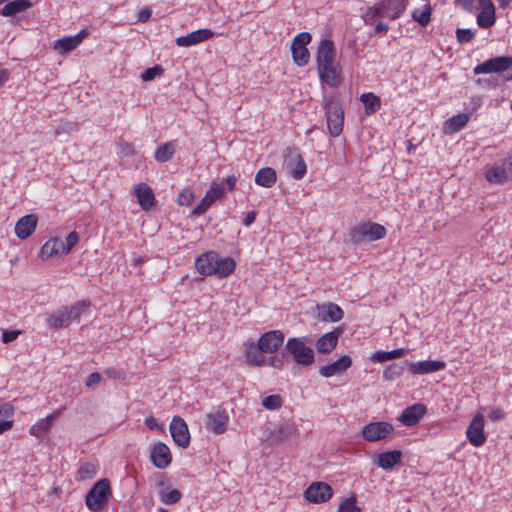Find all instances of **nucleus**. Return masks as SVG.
Here are the masks:
<instances>
[{"label": "nucleus", "mask_w": 512, "mask_h": 512, "mask_svg": "<svg viewBox=\"0 0 512 512\" xmlns=\"http://www.w3.org/2000/svg\"><path fill=\"white\" fill-rule=\"evenodd\" d=\"M195 267L203 276L225 278L234 271L236 263L231 257H221L215 251H208L196 259Z\"/></svg>", "instance_id": "nucleus-1"}, {"label": "nucleus", "mask_w": 512, "mask_h": 512, "mask_svg": "<svg viewBox=\"0 0 512 512\" xmlns=\"http://www.w3.org/2000/svg\"><path fill=\"white\" fill-rule=\"evenodd\" d=\"M409 3L410 0H381L368 7L362 18L365 24H372L377 18L396 20L404 14Z\"/></svg>", "instance_id": "nucleus-2"}, {"label": "nucleus", "mask_w": 512, "mask_h": 512, "mask_svg": "<svg viewBox=\"0 0 512 512\" xmlns=\"http://www.w3.org/2000/svg\"><path fill=\"white\" fill-rule=\"evenodd\" d=\"M485 179L491 184H512V149L503 159L487 167Z\"/></svg>", "instance_id": "nucleus-3"}, {"label": "nucleus", "mask_w": 512, "mask_h": 512, "mask_svg": "<svg viewBox=\"0 0 512 512\" xmlns=\"http://www.w3.org/2000/svg\"><path fill=\"white\" fill-rule=\"evenodd\" d=\"M385 236V227L374 222L359 223L349 232L350 241L354 244H359L363 241H376Z\"/></svg>", "instance_id": "nucleus-4"}, {"label": "nucleus", "mask_w": 512, "mask_h": 512, "mask_svg": "<svg viewBox=\"0 0 512 512\" xmlns=\"http://www.w3.org/2000/svg\"><path fill=\"white\" fill-rule=\"evenodd\" d=\"M307 338H289L285 348L293 360L302 366H310L314 362V350L307 346Z\"/></svg>", "instance_id": "nucleus-5"}, {"label": "nucleus", "mask_w": 512, "mask_h": 512, "mask_svg": "<svg viewBox=\"0 0 512 512\" xmlns=\"http://www.w3.org/2000/svg\"><path fill=\"white\" fill-rule=\"evenodd\" d=\"M110 492L109 481L107 479L98 480L86 495L87 507L93 512L102 510L107 505Z\"/></svg>", "instance_id": "nucleus-6"}, {"label": "nucleus", "mask_w": 512, "mask_h": 512, "mask_svg": "<svg viewBox=\"0 0 512 512\" xmlns=\"http://www.w3.org/2000/svg\"><path fill=\"white\" fill-rule=\"evenodd\" d=\"M327 125L331 136L337 137L343 130L344 111L341 105L333 100L325 104Z\"/></svg>", "instance_id": "nucleus-7"}, {"label": "nucleus", "mask_w": 512, "mask_h": 512, "mask_svg": "<svg viewBox=\"0 0 512 512\" xmlns=\"http://www.w3.org/2000/svg\"><path fill=\"white\" fill-rule=\"evenodd\" d=\"M311 35L308 32L297 34L291 45L292 59L297 66H304L309 62L310 54L307 45L311 42Z\"/></svg>", "instance_id": "nucleus-8"}, {"label": "nucleus", "mask_w": 512, "mask_h": 512, "mask_svg": "<svg viewBox=\"0 0 512 512\" xmlns=\"http://www.w3.org/2000/svg\"><path fill=\"white\" fill-rule=\"evenodd\" d=\"M284 166L288 174L295 180L302 179L307 172L306 163L302 155L295 148L287 150L284 158Z\"/></svg>", "instance_id": "nucleus-9"}, {"label": "nucleus", "mask_w": 512, "mask_h": 512, "mask_svg": "<svg viewBox=\"0 0 512 512\" xmlns=\"http://www.w3.org/2000/svg\"><path fill=\"white\" fill-rule=\"evenodd\" d=\"M512 67V57L510 56H498L484 61L474 67L473 73L479 74H491L500 73L508 70Z\"/></svg>", "instance_id": "nucleus-10"}, {"label": "nucleus", "mask_w": 512, "mask_h": 512, "mask_svg": "<svg viewBox=\"0 0 512 512\" xmlns=\"http://www.w3.org/2000/svg\"><path fill=\"white\" fill-rule=\"evenodd\" d=\"M394 432L393 426L388 422H372L362 429V436L369 442H376L388 438Z\"/></svg>", "instance_id": "nucleus-11"}, {"label": "nucleus", "mask_w": 512, "mask_h": 512, "mask_svg": "<svg viewBox=\"0 0 512 512\" xmlns=\"http://www.w3.org/2000/svg\"><path fill=\"white\" fill-rule=\"evenodd\" d=\"M224 192L223 183L213 182L200 203L193 209L192 215L199 216L204 214L217 199L224 195Z\"/></svg>", "instance_id": "nucleus-12"}, {"label": "nucleus", "mask_w": 512, "mask_h": 512, "mask_svg": "<svg viewBox=\"0 0 512 512\" xmlns=\"http://www.w3.org/2000/svg\"><path fill=\"white\" fill-rule=\"evenodd\" d=\"M466 436L468 441L474 447L482 446L486 441V435L484 433V416L481 413H477L466 430Z\"/></svg>", "instance_id": "nucleus-13"}, {"label": "nucleus", "mask_w": 512, "mask_h": 512, "mask_svg": "<svg viewBox=\"0 0 512 512\" xmlns=\"http://www.w3.org/2000/svg\"><path fill=\"white\" fill-rule=\"evenodd\" d=\"M170 433L173 441L182 448L190 444V434L186 422L180 416H174L170 423Z\"/></svg>", "instance_id": "nucleus-14"}, {"label": "nucleus", "mask_w": 512, "mask_h": 512, "mask_svg": "<svg viewBox=\"0 0 512 512\" xmlns=\"http://www.w3.org/2000/svg\"><path fill=\"white\" fill-rule=\"evenodd\" d=\"M304 494L309 502L322 503L332 497L333 490L331 486L325 482H315L306 489Z\"/></svg>", "instance_id": "nucleus-15"}, {"label": "nucleus", "mask_w": 512, "mask_h": 512, "mask_svg": "<svg viewBox=\"0 0 512 512\" xmlns=\"http://www.w3.org/2000/svg\"><path fill=\"white\" fill-rule=\"evenodd\" d=\"M284 342V334L280 330H271L261 335L258 340L260 349L264 353H275Z\"/></svg>", "instance_id": "nucleus-16"}, {"label": "nucleus", "mask_w": 512, "mask_h": 512, "mask_svg": "<svg viewBox=\"0 0 512 512\" xmlns=\"http://www.w3.org/2000/svg\"><path fill=\"white\" fill-rule=\"evenodd\" d=\"M229 416L224 410H215L205 417L206 428L214 434L220 435L227 430Z\"/></svg>", "instance_id": "nucleus-17"}, {"label": "nucleus", "mask_w": 512, "mask_h": 512, "mask_svg": "<svg viewBox=\"0 0 512 512\" xmlns=\"http://www.w3.org/2000/svg\"><path fill=\"white\" fill-rule=\"evenodd\" d=\"M480 12L477 14L476 21L481 28H490L495 24V6L491 0H478Z\"/></svg>", "instance_id": "nucleus-18"}, {"label": "nucleus", "mask_w": 512, "mask_h": 512, "mask_svg": "<svg viewBox=\"0 0 512 512\" xmlns=\"http://www.w3.org/2000/svg\"><path fill=\"white\" fill-rule=\"evenodd\" d=\"M317 71L322 84L337 87L342 82L341 71L334 63L317 67Z\"/></svg>", "instance_id": "nucleus-19"}, {"label": "nucleus", "mask_w": 512, "mask_h": 512, "mask_svg": "<svg viewBox=\"0 0 512 512\" xmlns=\"http://www.w3.org/2000/svg\"><path fill=\"white\" fill-rule=\"evenodd\" d=\"M426 412L427 407L424 404L416 403L405 408L398 420L405 426L412 427L420 422Z\"/></svg>", "instance_id": "nucleus-20"}, {"label": "nucleus", "mask_w": 512, "mask_h": 512, "mask_svg": "<svg viewBox=\"0 0 512 512\" xmlns=\"http://www.w3.org/2000/svg\"><path fill=\"white\" fill-rule=\"evenodd\" d=\"M150 459L153 465L158 469H165L172 460L169 447L162 442L157 443L151 451Z\"/></svg>", "instance_id": "nucleus-21"}, {"label": "nucleus", "mask_w": 512, "mask_h": 512, "mask_svg": "<svg viewBox=\"0 0 512 512\" xmlns=\"http://www.w3.org/2000/svg\"><path fill=\"white\" fill-rule=\"evenodd\" d=\"M335 55L336 51L332 40L327 38L322 39L319 43L316 55L317 67L334 63Z\"/></svg>", "instance_id": "nucleus-22"}, {"label": "nucleus", "mask_w": 512, "mask_h": 512, "mask_svg": "<svg viewBox=\"0 0 512 512\" xmlns=\"http://www.w3.org/2000/svg\"><path fill=\"white\" fill-rule=\"evenodd\" d=\"M446 364L443 361L425 360L408 363L409 371L414 375H424L444 369Z\"/></svg>", "instance_id": "nucleus-23"}, {"label": "nucleus", "mask_w": 512, "mask_h": 512, "mask_svg": "<svg viewBox=\"0 0 512 512\" xmlns=\"http://www.w3.org/2000/svg\"><path fill=\"white\" fill-rule=\"evenodd\" d=\"M351 364V358L348 355H343L333 363L320 367L319 374L326 378L340 375L345 372Z\"/></svg>", "instance_id": "nucleus-24"}, {"label": "nucleus", "mask_w": 512, "mask_h": 512, "mask_svg": "<svg viewBox=\"0 0 512 512\" xmlns=\"http://www.w3.org/2000/svg\"><path fill=\"white\" fill-rule=\"evenodd\" d=\"M214 32L210 29H199L189 33L186 36H181L176 39V44L180 47H189L213 37Z\"/></svg>", "instance_id": "nucleus-25"}, {"label": "nucleus", "mask_w": 512, "mask_h": 512, "mask_svg": "<svg viewBox=\"0 0 512 512\" xmlns=\"http://www.w3.org/2000/svg\"><path fill=\"white\" fill-rule=\"evenodd\" d=\"M343 329L336 328L331 332L322 335L317 343L316 348L319 353H330L337 345L339 337L342 335Z\"/></svg>", "instance_id": "nucleus-26"}, {"label": "nucleus", "mask_w": 512, "mask_h": 512, "mask_svg": "<svg viewBox=\"0 0 512 512\" xmlns=\"http://www.w3.org/2000/svg\"><path fill=\"white\" fill-rule=\"evenodd\" d=\"M64 408H60L55 410L47 417L40 419L34 425L29 428V433L32 436L41 438L43 437L51 428L53 422L57 419V417L62 413Z\"/></svg>", "instance_id": "nucleus-27"}, {"label": "nucleus", "mask_w": 512, "mask_h": 512, "mask_svg": "<svg viewBox=\"0 0 512 512\" xmlns=\"http://www.w3.org/2000/svg\"><path fill=\"white\" fill-rule=\"evenodd\" d=\"M37 225V217L29 214L21 217L15 225V234L20 239L28 238L35 230Z\"/></svg>", "instance_id": "nucleus-28"}, {"label": "nucleus", "mask_w": 512, "mask_h": 512, "mask_svg": "<svg viewBox=\"0 0 512 512\" xmlns=\"http://www.w3.org/2000/svg\"><path fill=\"white\" fill-rule=\"evenodd\" d=\"M135 195L143 210L148 211L154 206V193L146 183H140L136 186Z\"/></svg>", "instance_id": "nucleus-29"}, {"label": "nucleus", "mask_w": 512, "mask_h": 512, "mask_svg": "<svg viewBox=\"0 0 512 512\" xmlns=\"http://www.w3.org/2000/svg\"><path fill=\"white\" fill-rule=\"evenodd\" d=\"M64 253L63 240L55 237L51 238L41 247L40 257L43 260H47L51 257L62 255Z\"/></svg>", "instance_id": "nucleus-30"}, {"label": "nucleus", "mask_w": 512, "mask_h": 512, "mask_svg": "<svg viewBox=\"0 0 512 512\" xmlns=\"http://www.w3.org/2000/svg\"><path fill=\"white\" fill-rule=\"evenodd\" d=\"M264 352L260 349L259 343H248L245 352V361L251 366L266 365V358Z\"/></svg>", "instance_id": "nucleus-31"}, {"label": "nucleus", "mask_w": 512, "mask_h": 512, "mask_svg": "<svg viewBox=\"0 0 512 512\" xmlns=\"http://www.w3.org/2000/svg\"><path fill=\"white\" fill-rule=\"evenodd\" d=\"M401 459L402 452L400 450H393L379 454L376 464L384 470H391L401 463Z\"/></svg>", "instance_id": "nucleus-32"}, {"label": "nucleus", "mask_w": 512, "mask_h": 512, "mask_svg": "<svg viewBox=\"0 0 512 512\" xmlns=\"http://www.w3.org/2000/svg\"><path fill=\"white\" fill-rule=\"evenodd\" d=\"M319 310L321 319L325 322H338L344 316L341 307L335 303L323 304L319 307Z\"/></svg>", "instance_id": "nucleus-33"}, {"label": "nucleus", "mask_w": 512, "mask_h": 512, "mask_svg": "<svg viewBox=\"0 0 512 512\" xmlns=\"http://www.w3.org/2000/svg\"><path fill=\"white\" fill-rule=\"evenodd\" d=\"M277 180L276 171L271 167L261 168L255 175V183L270 188Z\"/></svg>", "instance_id": "nucleus-34"}, {"label": "nucleus", "mask_w": 512, "mask_h": 512, "mask_svg": "<svg viewBox=\"0 0 512 512\" xmlns=\"http://www.w3.org/2000/svg\"><path fill=\"white\" fill-rule=\"evenodd\" d=\"M32 3L29 0H14L0 8V14L3 16H14L30 8Z\"/></svg>", "instance_id": "nucleus-35"}, {"label": "nucleus", "mask_w": 512, "mask_h": 512, "mask_svg": "<svg viewBox=\"0 0 512 512\" xmlns=\"http://www.w3.org/2000/svg\"><path fill=\"white\" fill-rule=\"evenodd\" d=\"M13 413L14 409L10 404H0V434L12 428L13 421L11 418Z\"/></svg>", "instance_id": "nucleus-36"}, {"label": "nucleus", "mask_w": 512, "mask_h": 512, "mask_svg": "<svg viewBox=\"0 0 512 512\" xmlns=\"http://www.w3.org/2000/svg\"><path fill=\"white\" fill-rule=\"evenodd\" d=\"M469 121V115L466 113H459L445 122V130L448 133H455L463 129Z\"/></svg>", "instance_id": "nucleus-37"}, {"label": "nucleus", "mask_w": 512, "mask_h": 512, "mask_svg": "<svg viewBox=\"0 0 512 512\" xmlns=\"http://www.w3.org/2000/svg\"><path fill=\"white\" fill-rule=\"evenodd\" d=\"M47 323L49 327L54 329L68 326L71 322L69 319V314L66 312V307L60 309L54 314H50L47 318Z\"/></svg>", "instance_id": "nucleus-38"}, {"label": "nucleus", "mask_w": 512, "mask_h": 512, "mask_svg": "<svg viewBox=\"0 0 512 512\" xmlns=\"http://www.w3.org/2000/svg\"><path fill=\"white\" fill-rule=\"evenodd\" d=\"M360 100L364 104L367 115H372L380 109L381 100L374 93H364L361 95Z\"/></svg>", "instance_id": "nucleus-39"}, {"label": "nucleus", "mask_w": 512, "mask_h": 512, "mask_svg": "<svg viewBox=\"0 0 512 512\" xmlns=\"http://www.w3.org/2000/svg\"><path fill=\"white\" fill-rule=\"evenodd\" d=\"M431 13L432 7L427 3L421 9H414L411 13V17L419 25L425 27L431 20Z\"/></svg>", "instance_id": "nucleus-40"}, {"label": "nucleus", "mask_w": 512, "mask_h": 512, "mask_svg": "<svg viewBox=\"0 0 512 512\" xmlns=\"http://www.w3.org/2000/svg\"><path fill=\"white\" fill-rule=\"evenodd\" d=\"M404 353L405 349L403 348H398L391 351H377L371 355L370 359L373 362L382 363L392 359L400 358L404 355Z\"/></svg>", "instance_id": "nucleus-41"}, {"label": "nucleus", "mask_w": 512, "mask_h": 512, "mask_svg": "<svg viewBox=\"0 0 512 512\" xmlns=\"http://www.w3.org/2000/svg\"><path fill=\"white\" fill-rule=\"evenodd\" d=\"M175 153V146L172 142H167L158 147L155 151L154 157L158 162L169 161Z\"/></svg>", "instance_id": "nucleus-42"}, {"label": "nucleus", "mask_w": 512, "mask_h": 512, "mask_svg": "<svg viewBox=\"0 0 512 512\" xmlns=\"http://www.w3.org/2000/svg\"><path fill=\"white\" fill-rule=\"evenodd\" d=\"M78 46L77 40L74 39L73 36L64 37L62 39H58L54 43V49L57 50L61 54H65L67 52L72 51Z\"/></svg>", "instance_id": "nucleus-43"}, {"label": "nucleus", "mask_w": 512, "mask_h": 512, "mask_svg": "<svg viewBox=\"0 0 512 512\" xmlns=\"http://www.w3.org/2000/svg\"><path fill=\"white\" fill-rule=\"evenodd\" d=\"M97 473V465L92 462H84L77 471L78 480L92 479Z\"/></svg>", "instance_id": "nucleus-44"}, {"label": "nucleus", "mask_w": 512, "mask_h": 512, "mask_svg": "<svg viewBox=\"0 0 512 512\" xmlns=\"http://www.w3.org/2000/svg\"><path fill=\"white\" fill-rule=\"evenodd\" d=\"M404 365L400 363H392L383 370V378L387 381H393L400 377L404 372Z\"/></svg>", "instance_id": "nucleus-45"}, {"label": "nucleus", "mask_w": 512, "mask_h": 512, "mask_svg": "<svg viewBox=\"0 0 512 512\" xmlns=\"http://www.w3.org/2000/svg\"><path fill=\"white\" fill-rule=\"evenodd\" d=\"M89 306V302L81 301L77 304L71 306L70 308L66 307V312L69 314L70 322L79 321L82 312Z\"/></svg>", "instance_id": "nucleus-46"}, {"label": "nucleus", "mask_w": 512, "mask_h": 512, "mask_svg": "<svg viewBox=\"0 0 512 512\" xmlns=\"http://www.w3.org/2000/svg\"><path fill=\"white\" fill-rule=\"evenodd\" d=\"M181 498V493L177 489H172L170 491H162L160 499L165 504H175L177 503Z\"/></svg>", "instance_id": "nucleus-47"}, {"label": "nucleus", "mask_w": 512, "mask_h": 512, "mask_svg": "<svg viewBox=\"0 0 512 512\" xmlns=\"http://www.w3.org/2000/svg\"><path fill=\"white\" fill-rule=\"evenodd\" d=\"M338 512H360V508L356 505L354 496L346 498L339 504Z\"/></svg>", "instance_id": "nucleus-48"}, {"label": "nucleus", "mask_w": 512, "mask_h": 512, "mask_svg": "<svg viewBox=\"0 0 512 512\" xmlns=\"http://www.w3.org/2000/svg\"><path fill=\"white\" fill-rule=\"evenodd\" d=\"M262 405L266 409L274 410L282 406V398L280 395H269L262 400Z\"/></svg>", "instance_id": "nucleus-49"}, {"label": "nucleus", "mask_w": 512, "mask_h": 512, "mask_svg": "<svg viewBox=\"0 0 512 512\" xmlns=\"http://www.w3.org/2000/svg\"><path fill=\"white\" fill-rule=\"evenodd\" d=\"M475 36V31L471 29L458 28L456 30L457 41L461 44L470 42Z\"/></svg>", "instance_id": "nucleus-50"}, {"label": "nucleus", "mask_w": 512, "mask_h": 512, "mask_svg": "<svg viewBox=\"0 0 512 512\" xmlns=\"http://www.w3.org/2000/svg\"><path fill=\"white\" fill-rule=\"evenodd\" d=\"M78 241V233L76 231L70 232L65 238V241H63L64 253L68 254L72 250V248L78 243Z\"/></svg>", "instance_id": "nucleus-51"}, {"label": "nucleus", "mask_w": 512, "mask_h": 512, "mask_svg": "<svg viewBox=\"0 0 512 512\" xmlns=\"http://www.w3.org/2000/svg\"><path fill=\"white\" fill-rule=\"evenodd\" d=\"M163 73V68L160 65H155L153 67L147 68L141 75L143 81H151L155 77L161 75Z\"/></svg>", "instance_id": "nucleus-52"}, {"label": "nucleus", "mask_w": 512, "mask_h": 512, "mask_svg": "<svg viewBox=\"0 0 512 512\" xmlns=\"http://www.w3.org/2000/svg\"><path fill=\"white\" fill-rule=\"evenodd\" d=\"M194 199V194L191 189H183L181 193L178 195L177 202L180 206H188Z\"/></svg>", "instance_id": "nucleus-53"}, {"label": "nucleus", "mask_w": 512, "mask_h": 512, "mask_svg": "<svg viewBox=\"0 0 512 512\" xmlns=\"http://www.w3.org/2000/svg\"><path fill=\"white\" fill-rule=\"evenodd\" d=\"M76 128H77V124L75 122H65V123L60 124L56 128L55 135L60 136L62 134H69L72 131L76 130Z\"/></svg>", "instance_id": "nucleus-54"}, {"label": "nucleus", "mask_w": 512, "mask_h": 512, "mask_svg": "<svg viewBox=\"0 0 512 512\" xmlns=\"http://www.w3.org/2000/svg\"><path fill=\"white\" fill-rule=\"evenodd\" d=\"M476 83L478 86L481 87H497L499 86V81L496 77H489V78H478L476 80Z\"/></svg>", "instance_id": "nucleus-55"}, {"label": "nucleus", "mask_w": 512, "mask_h": 512, "mask_svg": "<svg viewBox=\"0 0 512 512\" xmlns=\"http://www.w3.org/2000/svg\"><path fill=\"white\" fill-rule=\"evenodd\" d=\"M459 2L466 12L474 13L475 10L479 9L478 0H460Z\"/></svg>", "instance_id": "nucleus-56"}, {"label": "nucleus", "mask_w": 512, "mask_h": 512, "mask_svg": "<svg viewBox=\"0 0 512 512\" xmlns=\"http://www.w3.org/2000/svg\"><path fill=\"white\" fill-rule=\"evenodd\" d=\"M20 334L18 330H4L2 333L3 343H10L14 341Z\"/></svg>", "instance_id": "nucleus-57"}, {"label": "nucleus", "mask_w": 512, "mask_h": 512, "mask_svg": "<svg viewBox=\"0 0 512 512\" xmlns=\"http://www.w3.org/2000/svg\"><path fill=\"white\" fill-rule=\"evenodd\" d=\"M101 380H102L101 375L98 372H93L88 376V378L86 380V386L93 388V387L97 386L98 384H100Z\"/></svg>", "instance_id": "nucleus-58"}, {"label": "nucleus", "mask_w": 512, "mask_h": 512, "mask_svg": "<svg viewBox=\"0 0 512 512\" xmlns=\"http://www.w3.org/2000/svg\"><path fill=\"white\" fill-rule=\"evenodd\" d=\"M488 417L491 421L493 422H497V421H501L504 419L505 417V413L503 412L502 409L500 408H495V409H492L489 414H488Z\"/></svg>", "instance_id": "nucleus-59"}, {"label": "nucleus", "mask_w": 512, "mask_h": 512, "mask_svg": "<svg viewBox=\"0 0 512 512\" xmlns=\"http://www.w3.org/2000/svg\"><path fill=\"white\" fill-rule=\"evenodd\" d=\"M120 152L125 157H131L135 154L133 145L127 142L120 143Z\"/></svg>", "instance_id": "nucleus-60"}, {"label": "nucleus", "mask_w": 512, "mask_h": 512, "mask_svg": "<svg viewBox=\"0 0 512 512\" xmlns=\"http://www.w3.org/2000/svg\"><path fill=\"white\" fill-rule=\"evenodd\" d=\"M151 9L146 7V8H143L142 10H140L137 14V21L139 22H147L149 20V18L151 17Z\"/></svg>", "instance_id": "nucleus-61"}, {"label": "nucleus", "mask_w": 512, "mask_h": 512, "mask_svg": "<svg viewBox=\"0 0 512 512\" xmlns=\"http://www.w3.org/2000/svg\"><path fill=\"white\" fill-rule=\"evenodd\" d=\"M145 425L150 429V430H156V429H162V426L161 424L157 421L156 418H154L153 416H149L146 418L145 420Z\"/></svg>", "instance_id": "nucleus-62"}, {"label": "nucleus", "mask_w": 512, "mask_h": 512, "mask_svg": "<svg viewBox=\"0 0 512 512\" xmlns=\"http://www.w3.org/2000/svg\"><path fill=\"white\" fill-rule=\"evenodd\" d=\"M106 375L110 378H113V379H120V378H124V373L123 372H120L114 368H109L105 371Z\"/></svg>", "instance_id": "nucleus-63"}, {"label": "nucleus", "mask_w": 512, "mask_h": 512, "mask_svg": "<svg viewBox=\"0 0 512 512\" xmlns=\"http://www.w3.org/2000/svg\"><path fill=\"white\" fill-rule=\"evenodd\" d=\"M389 30V25L385 22L379 21L374 28L375 34H380L387 32Z\"/></svg>", "instance_id": "nucleus-64"}]
</instances>
